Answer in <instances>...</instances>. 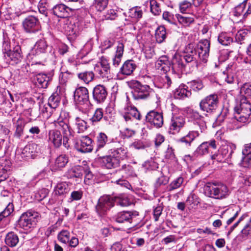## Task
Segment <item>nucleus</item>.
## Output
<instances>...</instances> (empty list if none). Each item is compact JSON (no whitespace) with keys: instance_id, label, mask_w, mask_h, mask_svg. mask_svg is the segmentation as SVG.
<instances>
[{"instance_id":"64","label":"nucleus","mask_w":251,"mask_h":251,"mask_svg":"<svg viewBox=\"0 0 251 251\" xmlns=\"http://www.w3.org/2000/svg\"><path fill=\"white\" fill-rule=\"evenodd\" d=\"M190 87L194 91H198L203 88V85L201 81L193 80L190 82Z\"/></svg>"},{"instance_id":"18","label":"nucleus","mask_w":251,"mask_h":251,"mask_svg":"<svg viewBox=\"0 0 251 251\" xmlns=\"http://www.w3.org/2000/svg\"><path fill=\"white\" fill-rule=\"evenodd\" d=\"M217 148L214 140L201 143L197 149L194 153L196 156L202 155L210 151V149L215 150Z\"/></svg>"},{"instance_id":"6","label":"nucleus","mask_w":251,"mask_h":251,"mask_svg":"<svg viewBox=\"0 0 251 251\" xmlns=\"http://www.w3.org/2000/svg\"><path fill=\"white\" fill-rule=\"evenodd\" d=\"M3 50L4 56L9 61V63L12 65L18 64L21 62L23 58L21 47L16 45L13 47L12 50L9 49V45L8 43H5L3 46Z\"/></svg>"},{"instance_id":"63","label":"nucleus","mask_w":251,"mask_h":251,"mask_svg":"<svg viewBox=\"0 0 251 251\" xmlns=\"http://www.w3.org/2000/svg\"><path fill=\"white\" fill-rule=\"evenodd\" d=\"M33 149V147L31 148L29 147L28 145L25 146L23 149H22L20 154L21 158L25 159L30 158V150H32Z\"/></svg>"},{"instance_id":"19","label":"nucleus","mask_w":251,"mask_h":251,"mask_svg":"<svg viewBox=\"0 0 251 251\" xmlns=\"http://www.w3.org/2000/svg\"><path fill=\"white\" fill-rule=\"evenodd\" d=\"M49 141L52 144L55 148H59L62 143V135L57 129H52L49 131Z\"/></svg>"},{"instance_id":"17","label":"nucleus","mask_w":251,"mask_h":251,"mask_svg":"<svg viewBox=\"0 0 251 251\" xmlns=\"http://www.w3.org/2000/svg\"><path fill=\"white\" fill-rule=\"evenodd\" d=\"M107 91L102 85H97L93 90V99L97 103H101L106 100Z\"/></svg>"},{"instance_id":"52","label":"nucleus","mask_w":251,"mask_h":251,"mask_svg":"<svg viewBox=\"0 0 251 251\" xmlns=\"http://www.w3.org/2000/svg\"><path fill=\"white\" fill-rule=\"evenodd\" d=\"M25 124L22 121H18L16 124V128L14 136L20 139L23 134Z\"/></svg>"},{"instance_id":"15","label":"nucleus","mask_w":251,"mask_h":251,"mask_svg":"<svg viewBox=\"0 0 251 251\" xmlns=\"http://www.w3.org/2000/svg\"><path fill=\"white\" fill-rule=\"evenodd\" d=\"M58 239L61 243L69 244L70 247L75 248L79 243L78 238L75 236H71L70 232L67 230H61L58 234Z\"/></svg>"},{"instance_id":"62","label":"nucleus","mask_w":251,"mask_h":251,"mask_svg":"<svg viewBox=\"0 0 251 251\" xmlns=\"http://www.w3.org/2000/svg\"><path fill=\"white\" fill-rule=\"evenodd\" d=\"M49 194V190L47 189L43 188L39 190L36 194L35 198L37 200L41 201L45 198Z\"/></svg>"},{"instance_id":"45","label":"nucleus","mask_w":251,"mask_h":251,"mask_svg":"<svg viewBox=\"0 0 251 251\" xmlns=\"http://www.w3.org/2000/svg\"><path fill=\"white\" fill-rule=\"evenodd\" d=\"M218 40L221 44L224 46H228L233 41L232 38L229 34L225 32H222L219 34Z\"/></svg>"},{"instance_id":"43","label":"nucleus","mask_w":251,"mask_h":251,"mask_svg":"<svg viewBox=\"0 0 251 251\" xmlns=\"http://www.w3.org/2000/svg\"><path fill=\"white\" fill-rule=\"evenodd\" d=\"M147 5L149 4L151 11L154 15H158L160 14L161 11L159 4L155 0H147L146 2Z\"/></svg>"},{"instance_id":"14","label":"nucleus","mask_w":251,"mask_h":251,"mask_svg":"<svg viewBox=\"0 0 251 251\" xmlns=\"http://www.w3.org/2000/svg\"><path fill=\"white\" fill-rule=\"evenodd\" d=\"M146 122L156 128L160 127L163 124L162 113L155 110H151L146 116Z\"/></svg>"},{"instance_id":"23","label":"nucleus","mask_w":251,"mask_h":251,"mask_svg":"<svg viewBox=\"0 0 251 251\" xmlns=\"http://www.w3.org/2000/svg\"><path fill=\"white\" fill-rule=\"evenodd\" d=\"M53 14L61 18L68 17L71 11V9L64 4H59L55 5L52 9Z\"/></svg>"},{"instance_id":"4","label":"nucleus","mask_w":251,"mask_h":251,"mask_svg":"<svg viewBox=\"0 0 251 251\" xmlns=\"http://www.w3.org/2000/svg\"><path fill=\"white\" fill-rule=\"evenodd\" d=\"M39 216L38 212L33 210H28L21 215L18 221V225L23 230L30 231L36 226Z\"/></svg>"},{"instance_id":"54","label":"nucleus","mask_w":251,"mask_h":251,"mask_svg":"<svg viewBox=\"0 0 251 251\" xmlns=\"http://www.w3.org/2000/svg\"><path fill=\"white\" fill-rule=\"evenodd\" d=\"M108 0H95L94 5L98 11H101L107 6Z\"/></svg>"},{"instance_id":"28","label":"nucleus","mask_w":251,"mask_h":251,"mask_svg":"<svg viewBox=\"0 0 251 251\" xmlns=\"http://www.w3.org/2000/svg\"><path fill=\"white\" fill-rule=\"evenodd\" d=\"M203 118L197 111L192 110L189 112V122L191 123L190 126L192 125L193 126H197L199 125L203 127Z\"/></svg>"},{"instance_id":"41","label":"nucleus","mask_w":251,"mask_h":251,"mask_svg":"<svg viewBox=\"0 0 251 251\" xmlns=\"http://www.w3.org/2000/svg\"><path fill=\"white\" fill-rule=\"evenodd\" d=\"M60 101V97L57 93H53L48 100V105L50 108H57Z\"/></svg>"},{"instance_id":"20","label":"nucleus","mask_w":251,"mask_h":251,"mask_svg":"<svg viewBox=\"0 0 251 251\" xmlns=\"http://www.w3.org/2000/svg\"><path fill=\"white\" fill-rule=\"evenodd\" d=\"M185 124V121L182 117H174L171 119L169 133L175 134L177 133L181 127H182Z\"/></svg>"},{"instance_id":"1","label":"nucleus","mask_w":251,"mask_h":251,"mask_svg":"<svg viewBox=\"0 0 251 251\" xmlns=\"http://www.w3.org/2000/svg\"><path fill=\"white\" fill-rule=\"evenodd\" d=\"M210 42L207 40H203L198 44L195 42L189 43V60L191 63V66L194 69L198 67V59L200 58L201 61L206 62L207 58L209 56Z\"/></svg>"},{"instance_id":"24","label":"nucleus","mask_w":251,"mask_h":251,"mask_svg":"<svg viewBox=\"0 0 251 251\" xmlns=\"http://www.w3.org/2000/svg\"><path fill=\"white\" fill-rule=\"evenodd\" d=\"M11 165V162L8 159L0 160V182L5 180L8 177V172L10 170Z\"/></svg>"},{"instance_id":"51","label":"nucleus","mask_w":251,"mask_h":251,"mask_svg":"<svg viewBox=\"0 0 251 251\" xmlns=\"http://www.w3.org/2000/svg\"><path fill=\"white\" fill-rule=\"evenodd\" d=\"M103 110L101 108H97L91 118L90 119V121L94 124L95 123H97L102 119L103 117Z\"/></svg>"},{"instance_id":"22","label":"nucleus","mask_w":251,"mask_h":251,"mask_svg":"<svg viewBox=\"0 0 251 251\" xmlns=\"http://www.w3.org/2000/svg\"><path fill=\"white\" fill-rule=\"evenodd\" d=\"M138 215L136 212L124 211L118 213L116 217L115 220L119 223L128 222L131 223L133 218Z\"/></svg>"},{"instance_id":"48","label":"nucleus","mask_w":251,"mask_h":251,"mask_svg":"<svg viewBox=\"0 0 251 251\" xmlns=\"http://www.w3.org/2000/svg\"><path fill=\"white\" fill-rule=\"evenodd\" d=\"M95 70L98 73L100 77L102 78L108 79L111 77L110 69H108L107 71L104 68H101V66L98 65L95 67Z\"/></svg>"},{"instance_id":"2","label":"nucleus","mask_w":251,"mask_h":251,"mask_svg":"<svg viewBox=\"0 0 251 251\" xmlns=\"http://www.w3.org/2000/svg\"><path fill=\"white\" fill-rule=\"evenodd\" d=\"M69 115L68 112L62 111L60 113L59 117L53 122L54 126L62 131L64 134V137H62L63 145L67 149L70 147L69 137L73 135V131L69 125Z\"/></svg>"},{"instance_id":"5","label":"nucleus","mask_w":251,"mask_h":251,"mask_svg":"<svg viewBox=\"0 0 251 251\" xmlns=\"http://www.w3.org/2000/svg\"><path fill=\"white\" fill-rule=\"evenodd\" d=\"M74 97L75 102L78 105V109L83 113H86L90 104L87 89L82 86L77 88L74 92Z\"/></svg>"},{"instance_id":"38","label":"nucleus","mask_w":251,"mask_h":251,"mask_svg":"<svg viewBox=\"0 0 251 251\" xmlns=\"http://www.w3.org/2000/svg\"><path fill=\"white\" fill-rule=\"evenodd\" d=\"M94 74L93 71H84L78 74L77 76L78 78L86 84H88L91 82L94 78Z\"/></svg>"},{"instance_id":"55","label":"nucleus","mask_w":251,"mask_h":251,"mask_svg":"<svg viewBox=\"0 0 251 251\" xmlns=\"http://www.w3.org/2000/svg\"><path fill=\"white\" fill-rule=\"evenodd\" d=\"M232 70L231 68L228 67L226 68V72H224L223 73L225 81L229 84L232 83L234 81V78L231 74Z\"/></svg>"},{"instance_id":"53","label":"nucleus","mask_w":251,"mask_h":251,"mask_svg":"<svg viewBox=\"0 0 251 251\" xmlns=\"http://www.w3.org/2000/svg\"><path fill=\"white\" fill-rule=\"evenodd\" d=\"M83 168L81 166L75 167L70 171V176L81 177L83 175Z\"/></svg>"},{"instance_id":"57","label":"nucleus","mask_w":251,"mask_h":251,"mask_svg":"<svg viewBox=\"0 0 251 251\" xmlns=\"http://www.w3.org/2000/svg\"><path fill=\"white\" fill-rule=\"evenodd\" d=\"M228 110L227 109H223L221 113L217 116L215 122L214 123L215 126H219L225 120Z\"/></svg>"},{"instance_id":"30","label":"nucleus","mask_w":251,"mask_h":251,"mask_svg":"<svg viewBox=\"0 0 251 251\" xmlns=\"http://www.w3.org/2000/svg\"><path fill=\"white\" fill-rule=\"evenodd\" d=\"M50 80V77L45 74H38L34 77L36 85L41 88H47Z\"/></svg>"},{"instance_id":"11","label":"nucleus","mask_w":251,"mask_h":251,"mask_svg":"<svg viewBox=\"0 0 251 251\" xmlns=\"http://www.w3.org/2000/svg\"><path fill=\"white\" fill-rule=\"evenodd\" d=\"M231 13L236 17H242L241 20L246 19L251 14V3L244 0L232 10Z\"/></svg>"},{"instance_id":"61","label":"nucleus","mask_w":251,"mask_h":251,"mask_svg":"<svg viewBox=\"0 0 251 251\" xmlns=\"http://www.w3.org/2000/svg\"><path fill=\"white\" fill-rule=\"evenodd\" d=\"M241 233L243 236L251 237V218L241 230Z\"/></svg>"},{"instance_id":"26","label":"nucleus","mask_w":251,"mask_h":251,"mask_svg":"<svg viewBox=\"0 0 251 251\" xmlns=\"http://www.w3.org/2000/svg\"><path fill=\"white\" fill-rule=\"evenodd\" d=\"M171 65L172 63L169 60L168 57L166 55H162L158 58L155 66L158 69H160L166 73L170 70Z\"/></svg>"},{"instance_id":"9","label":"nucleus","mask_w":251,"mask_h":251,"mask_svg":"<svg viewBox=\"0 0 251 251\" xmlns=\"http://www.w3.org/2000/svg\"><path fill=\"white\" fill-rule=\"evenodd\" d=\"M250 115L242 111H235L234 117L228 124V128L231 130L238 129L245 124L249 123L251 121Z\"/></svg>"},{"instance_id":"42","label":"nucleus","mask_w":251,"mask_h":251,"mask_svg":"<svg viewBox=\"0 0 251 251\" xmlns=\"http://www.w3.org/2000/svg\"><path fill=\"white\" fill-rule=\"evenodd\" d=\"M114 204L116 203L118 205L123 207L127 206L131 204V202L126 195H120L118 197L113 198Z\"/></svg>"},{"instance_id":"25","label":"nucleus","mask_w":251,"mask_h":251,"mask_svg":"<svg viewBox=\"0 0 251 251\" xmlns=\"http://www.w3.org/2000/svg\"><path fill=\"white\" fill-rule=\"evenodd\" d=\"M69 161L68 157L65 154L59 155L55 159L54 164L51 165V169L52 171L61 170L65 167Z\"/></svg>"},{"instance_id":"33","label":"nucleus","mask_w":251,"mask_h":251,"mask_svg":"<svg viewBox=\"0 0 251 251\" xmlns=\"http://www.w3.org/2000/svg\"><path fill=\"white\" fill-rule=\"evenodd\" d=\"M136 67V65L133 60H127L121 68L120 72L124 75H128L133 73Z\"/></svg>"},{"instance_id":"7","label":"nucleus","mask_w":251,"mask_h":251,"mask_svg":"<svg viewBox=\"0 0 251 251\" xmlns=\"http://www.w3.org/2000/svg\"><path fill=\"white\" fill-rule=\"evenodd\" d=\"M130 86L133 89L132 95L135 100L146 99L152 91L149 85L143 84L137 80L131 81Z\"/></svg>"},{"instance_id":"8","label":"nucleus","mask_w":251,"mask_h":251,"mask_svg":"<svg viewBox=\"0 0 251 251\" xmlns=\"http://www.w3.org/2000/svg\"><path fill=\"white\" fill-rule=\"evenodd\" d=\"M120 114L128 124H131L134 120H140L141 118L137 108L129 102H127L121 109Z\"/></svg>"},{"instance_id":"12","label":"nucleus","mask_w":251,"mask_h":251,"mask_svg":"<svg viewBox=\"0 0 251 251\" xmlns=\"http://www.w3.org/2000/svg\"><path fill=\"white\" fill-rule=\"evenodd\" d=\"M218 102V99L217 95H210L201 101L200 106L203 111L212 112L217 108Z\"/></svg>"},{"instance_id":"58","label":"nucleus","mask_w":251,"mask_h":251,"mask_svg":"<svg viewBox=\"0 0 251 251\" xmlns=\"http://www.w3.org/2000/svg\"><path fill=\"white\" fill-rule=\"evenodd\" d=\"M200 204L199 199L194 194H191L189 196V207L195 209Z\"/></svg>"},{"instance_id":"37","label":"nucleus","mask_w":251,"mask_h":251,"mask_svg":"<svg viewBox=\"0 0 251 251\" xmlns=\"http://www.w3.org/2000/svg\"><path fill=\"white\" fill-rule=\"evenodd\" d=\"M187 86L181 84L174 93V98L176 99H183L187 97Z\"/></svg>"},{"instance_id":"60","label":"nucleus","mask_w":251,"mask_h":251,"mask_svg":"<svg viewBox=\"0 0 251 251\" xmlns=\"http://www.w3.org/2000/svg\"><path fill=\"white\" fill-rule=\"evenodd\" d=\"M241 93L246 97H251V84H245L241 88Z\"/></svg>"},{"instance_id":"3","label":"nucleus","mask_w":251,"mask_h":251,"mask_svg":"<svg viewBox=\"0 0 251 251\" xmlns=\"http://www.w3.org/2000/svg\"><path fill=\"white\" fill-rule=\"evenodd\" d=\"M205 196L216 199H223L229 194L226 185L222 183H207L204 187Z\"/></svg>"},{"instance_id":"39","label":"nucleus","mask_w":251,"mask_h":251,"mask_svg":"<svg viewBox=\"0 0 251 251\" xmlns=\"http://www.w3.org/2000/svg\"><path fill=\"white\" fill-rule=\"evenodd\" d=\"M75 125L78 133H82L85 131L88 127L86 122L79 117H76L75 119Z\"/></svg>"},{"instance_id":"56","label":"nucleus","mask_w":251,"mask_h":251,"mask_svg":"<svg viewBox=\"0 0 251 251\" xmlns=\"http://www.w3.org/2000/svg\"><path fill=\"white\" fill-rule=\"evenodd\" d=\"M59 75V82L61 84H65L72 76V74L68 71L63 72L61 69Z\"/></svg>"},{"instance_id":"13","label":"nucleus","mask_w":251,"mask_h":251,"mask_svg":"<svg viewBox=\"0 0 251 251\" xmlns=\"http://www.w3.org/2000/svg\"><path fill=\"white\" fill-rule=\"evenodd\" d=\"M23 26L27 32H35L40 29V22L38 18L33 16H29L23 22Z\"/></svg>"},{"instance_id":"29","label":"nucleus","mask_w":251,"mask_h":251,"mask_svg":"<svg viewBox=\"0 0 251 251\" xmlns=\"http://www.w3.org/2000/svg\"><path fill=\"white\" fill-rule=\"evenodd\" d=\"M124 51V45L123 42L118 41L116 46V50L114 57L112 59L113 65L118 66L121 61Z\"/></svg>"},{"instance_id":"16","label":"nucleus","mask_w":251,"mask_h":251,"mask_svg":"<svg viewBox=\"0 0 251 251\" xmlns=\"http://www.w3.org/2000/svg\"><path fill=\"white\" fill-rule=\"evenodd\" d=\"M93 141L88 136H82L75 144L76 150L82 152H89L93 150Z\"/></svg>"},{"instance_id":"27","label":"nucleus","mask_w":251,"mask_h":251,"mask_svg":"<svg viewBox=\"0 0 251 251\" xmlns=\"http://www.w3.org/2000/svg\"><path fill=\"white\" fill-rule=\"evenodd\" d=\"M102 165L107 169H111L119 166L120 162L118 158L114 157L111 154L101 158Z\"/></svg>"},{"instance_id":"59","label":"nucleus","mask_w":251,"mask_h":251,"mask_svg":"<svg viewBox=\"0 0 251 251\" xmlns=\"http://www.w3.org/2000/svg\"><path fill=\"white\" fill-rule=\"evenodd\" d=\"M29 147L32 148V150H30V158L34 159L38 155V154L40 152V150L39 146L35 144L32 143L28 144Z\"/></svg>"},{"instance_id":"35","label":"nucleus","mask_w":251,"mask_h":251,"mask_svg":"<svg viewBox=\"0 0 251 251\" xmlns=\"http://www.w3.org/2000/svg\"><path fill=\"white\" fill-rule=\"evenodd\" d=\"M19 242L18 235L14 232H8L5 238V242L7 246L10 247H15Z\"/></svg>"},{"instance_id":"32","label":"nucleus","mask_w":251,"mask_h":251,"mask_svg":"<svg viewBox=\"0 0 251 251\" xmlns=\"http://www.w3.org/2000/svg\"><path fill=\"white\" fill-rule=\"evenodd\" d=\"M235 111H242L251 114V105L246 98H242L240 103L235 107Z\"/></svg>"},{"instance_id":"49","label":"nucleus","mask_w":251,"mask_h":251,"mask_svg":"<svg viewBox=\"0 0 251 251\" xmlns=\"http://www.w3.org/2000/svg\"><path fill=\"white\" fill-rule=\"evenodd\" d=\"M14 211V205L12 203L9 202L5 209L0 213V221L5 217L10 215Z\"/></svg>"},{"instance_id":"31","label":"nucleus","mask_w":251,"mask_h":251,"mask_svg":"<svg viewBox=\"0 0 251 251\" xmlns=\"http://www.w3.org/2000/svg\"><path fill=\"white\" fill-rule=\"evenodd\" d=\"M70 191L69 184L66 182L58 183L54 190L56 195L65 197Z\"/></svg>"},{"instance_id":"10","label":"nucleus","mask_w":251,"mask_h":251,"mask_svg":"<svg viewBox=\"0 0 251 251\" xmlns=\"http://www.w3.org/2000/svg\"><path fill=\"white\" fill-rule=\"evenodd\" d=\"M114 206L113 198L109 196L101 197L96 206V211L100 216L104 215L107 210Z\"/></svg>"},{"instance_id":"36","label":"nucleus","mask_w":251,"mask_h":251,"mask_svg":"<svg viewBox=\"0 0 251 251\" xmlns=\"http://www.w3.org/2000/svg\"><path fill=\"white\" fill-rule=\"evenodd\" d=\"M127 151L126 148L122 147L116 149L109 150V153H111L114 157L120 159H123L127 156Z\"/></svg>"},{"instance_id":"47","label":"nucleus","mask_w":251,"mask_h":251,"mask_svg":"<svg viewBox=\"0 0 251 251\" xmlns=\"http://www.w3.org/2000/svg\"><path fill=\"white\" fill-rule=\"evenodd\" d=\"M129 16L135 20H138L142 17L143 12L139 7L130 9L128 12Z\"/></svg>"},{"instance_id":"46","label":"nucleus","mask_w":251,"mask_h":251,"mask_svg":"<svg viewBox=\"0 0 251 251\" xmlns=\"http://www.w3.org/2000/svg\"><path fill=\"white\" fill-rule=\"evenodd\" d=\"M107 142V136L103 132L100 133L97 137V151H98L99 149L104 147Z\"/></svg>"},{"instance_id":"34","label":"nucleus","mask_w":251,"mask_h":251,"mask_svg":"<svg viewBox=\"0 0 251 251\" xmlns=\"http://www.w3.org/2000/svg\"><path fill=\"white\" fill-rule=\"evenodd\" d=\"M242 153L246 155L243 158L241 165L245 168L249 167L251 165V143L245 147Z\"/></svg>"},{"instance_id":"44","label":"nucleus","mask_w":251,"mask_h":251,"mask_svg":"<svg viewBox=\"0 0 251 251\" xmlns=\"http://www.w3.org/2000/svg\"><path fill=\"white\" fill-rule=\"evenodd\" d=\"M203 127H201L200 126H191V130L189 131V143L190 142L193 141L195 138L198 137L200 135V132H202Z\"/></svg>"},{"instance_id":"50","label":"nucleus","mask_w":251,"mask_h":251,"mask_svg":"<svg viewBox=\"0 0 251 251\" xmlns=\"http://www.w3.org/2000/svg\"><path fill=\"white\" fill-rule=\"evenodd\" d=\"M183 179L181 177H179L173 182H172L167 187V190L168 191H173L179 188L183 182Z\"/></svg>"},{"instance_id":"40","label":"nucleus","mask_w":251,"mask_h":251,"mask_svg":"<svg viewBox=\"0 0 251 251\" xmlns=\"http://www.w3.org/2000/svg\"><path fill=\"white\" fill-rule=\"evenodd\" d=\"M155 37L157 42L162 43L166 38V31L164 26H159L155 30Z\"/></svg>"},{"instance_id":"21","label":"nucleus","mask_w":251,"mask_h":251,"mask_svg":"<svg viewBox=\"0 0 251 251\" xmlns=\"http://www.w3.org/2000/svg\"><path fill=\"white\" fill-rule=\"evenodd\" d=\"M48 45L46 41L44 39H40L36 43L34 47L30 50L29 55L36 57V56H39L44 53Z\"/></svg>"}]
</instances>
